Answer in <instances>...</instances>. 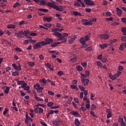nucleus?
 <instances>
[{
  "label": "nucleus",
  "mask_w": 126,
  "mask_h": 126,
  "mask_svg": "<svg viewBox=\"0 0 126 126\" xmlns=\"http://www.w3.org/2000/svg\"><path fill=\"white\" fill-rule=\"evenodd\" d=\"M53 35L58 37L59 39H58V41H62V43H65L67 42V37L68 36V34L66 33H63L62 34L59 32H56L53 33Z\"/></svg>",
  "instance_id": "nucleus-1"
},
{
  "label": "nucleus",
  "mask_w": 126,
  "mask_h": 126,
  "mask_svg": "<svg viewBox=\"0 0 126 126\" xmlns=\"http://www.w3.org/2000/svg\"><path fill=\"white\" fill-rule=\"evenodd\" d=\"M81 75V81L82 83L84 84V86H87L89 85V83H90V80L88 79H85L88 76L84 74L80 73Z\"/></svg>",
  "instance_id": "nucleus-2"
},
{
  "label": "nucleus",
  "mask_w": 126,
  "mask_h": 126,
  "mask_svg": "<svg viewBox=\"0 0 126 126\" xmlns=\"http://www.w3.org/2000/svg\"><path fill=\"white\" fill-rule=\"evenodd\" d=\"M33 87L35 89V90H36V92H37L38 94H40L41 92H42V90L44 89V88L41 87L40 86V84H38L34 85Z\"/></svg>",
  "instance_id": "nucleus-3"
},
{
  "label": "nucleus",
  "mask_w": 126,
  "mask_h": 126,
  "mask_svg": "<svg viewBox=\"0 0 126 126\" xmlns=\"http://www.w3.org/2000/svg\"><path fill=\"white\" fill-rule=\"evenodd\" d=\"M82 24L85 26L92 25L93 22L87 19H83L82 20Z\"/></svg>",
  "instance_id": "nucleus-4"
},
{
  "label": "nucleus",
  "mask_w": 126,
  "mask_h": 126,
  "mask_svg": "<svg viewBox=\"0 0 126 126\" xmlns=\"http://www.w3.org/2000/svg\"><path fill=\"white\" fill-rule=\"evenodd\" d=\"M22 35L24 36L27 35V34H24V32L23 31H20L18 32L15 33V36L16 38H22L23 37Z\"/></svg>",
  "instance_id": "nucleus-5"
},
{
  "label": "nucleus",
  "mask_w": 126,
  "mask_h": 126,
  "mask_svg": "<svg viewBox=\"0 0 126 126\" xmlns=\"http://www.w3.org/2000/svg\"><path fill=\"white\" fill-rule=\"evenodd\" d=\"M12 65L13 68L17 71H20L21 70V64L20 63H19L18 65H16V63H12Z\"/></svg>",
  "instance_id": "nucleus-6"
},
{
  "label": "nucleus",
  "mask_w": 126,
  "mask_h": 126,
  "mask_svg": "<svg viewBox=\"0 0 126 126\" xmlns=\"http://www.w3.org/2000/svg\"><path fill=\"white\" fill-rule=\"evenodd\" d=\"M99 38L103 40H107L110 38V36L107 34H103L99 35Z\"/></svg>",
  "instance_id": "nucleus-7"
},
{
  "label": "nucleus",
  "mask_w": 126,
  "mask_h": 126,
  "mask_svg": "<svg viewBox=\"0 0 126 126\" xmlns=\"http://www.w3.org/2000/svg\"><path fill=\"white\" fill-rule=\"evenodd\" d=\"M84 2L88 5H94V2L91 0H84Z\"/></svg>",
  "instance_id": "nucleus-8"
},
{
  "label": "nucleus",
  "mask_w": 126,
  "mask_h": 126,
  "mask_svg": "<svg viewBox=\"0 0 126 126\" xmlns=\"http://www.w3.org/2000/svg\"><path fill=\"white\" fill-rule=\"evenodd\" d=\"M44 42L47 43L52 44L53 42V39L46 37V39H45Z\"/></svg>",
  "instance_id": "nucleus-9"
},
{
  "label": "nucleus",
  "mask_w": 126,
  "mask_h": 126,
  "mask_svg": "<svg viewBox=\"0 0 126 126\" xmlns=\"http://www.w3.org/2000/svg\"><path fill=\"white\" fill-rule=\"evenodd\" d=\"M76 38H77V35H74L72 36L71 38V39H70L68 41L69 44H72L74 41V40H75Z\"/></svg>",
  "instance_id": "nucleus-10"
},
{
  "label": "nucleus",
  "mask_w": 126,
  "mask_h": 126,
  "mask_svg": "<svg viewBox=\"0 0 126 126\" xmlns=\"http://www.w3.org/2000/svg\"><path fill=\"white\" fill-rule=\"evenodd\" d=\"M36 44H38L42 46H45V45H47V44H50L51 43H47L45 41H41V42H36Z\"/></svg>",
  "instance_id": "nucleus-11"
},
{
  "label": "nucleus",
  "mask_w": 126,
  "mask_h": 126,
  "mask_svg": "<svg viewBox=\"0 0 126 126\" xmlns=\"http://www.w3.org/2000/svg\"><path fill=\"white\" fill-rule=\"evenodd\" d=\"M53 20V17H45L43 18L44 21H46L48 23L50 22Z\"/></svg>",
  "instance_id": "nucleus-12"
},
{
  "label": "nucleus",
  "mask_w": 126,
  "mask_h": 126,
  "mask_svg": "<svg viewBox=\"0 0 126 126\" xmlns=\"http://www.w3.org/2000/svg\"><path fill=\"white\" fill-rule=\"evenodd\" d=\"M118 16L120 17L121 14H122V10L120 9L119 7L116 8Z\"/></svg>",
  "instance_id": "nucleus-13"
},
{
  "label": "nucleus",
  "mask_w": 126,
  "mask_h": 126,
  "mask_svg": "<svg viewBox=\"0 0 126 126\" xmlns=\"http://www.w3.org/2000/svg\"><path fill=\"white\" fill-rule=\"evenodd\" d=\"M41 45L38 44V43H35V45L33 46V49H37L38 48H41Z\"/></svg>",
  "instance_id": "nucleus-14"
},
{
  "label": "nucleus",
  "mask_w": 126,
  "mask_h": 126,
  "mask_svg": "<svg viewBox=\"0 0 126 126\" xmlns=\"http://www.w3.org/2000/svg\"><path fill=\"white\" fill-rule=\"evenodd\" d=\"M15 28H16V26H15L14 25L9 24L7 25V29H14Z\"/></svg>",
  "instance_id": "nucleus-15"
},
{
  "label": "nucleus",
  "mask_w": 126,
  "mask_h": 126,
  "mask_svg": "<svg viewBox=\"0 0 126 126\" xmlns=\"http://www.w3.org/2000/svg\"><path fill=\"white\" fill-rule=\"evenodd\" d=\"M61 43V42H54V43H52V44H51V46H52V47H57L58 45H59Z\"/></svg>",
  "instance_id": "nucleus-16"
},
{
  "label": "nucleus",
  "mask_w": 126,
  "mask_h": 126,
  "mask_svg": "<svg viewBox=\"0 0 126 126\" xmlns=\"http://www.w3.org/2000/svg\"><path fill=\"white\" fill-rule=\"evenodd\" d=\"M4 88H6V89L4 90V94H8L9 93V91H10V87L4 86Z\"/></svg>",
  "instance_id": "nucleus-17"
},
{
  "label": "nucleus",
  "mask_w": 126,
  "mask_h": 126,
  "mask_svg": "<svg viewBox=\"0 0 126 126\" xmlns=\"http://www.w3.org/2000/svg\"><path fill=\"white\" fill-rule=\"evenodd\" d=\"M63 31V29H55L53 30L52 31V32H58V31L59 32H62Z\"/></svg>",
  "instance_id": "nucleus-18"
},
{
  "label": "nucleus",
  "mask_w": 126,
  "mask_h": 126,
  "mask_svg": "<svg viewBox=\"0 0 126 126\" xmlns=\"http://www.w3.org/2000/svg\"><path fill=\"white\" fill-rule=\"evenodd\" d=\"M74 125L76 126H79V121L77 118L75 119Z\"/></svg>",
  "instance_id": "nucleus-19"
},
{
  "label": "nucleus",
  "mask_w": 126,
  "mask_h": 126,
  "mask_svg": "<svg viewBox=\"0 0 126 126\" xmlns=\"http://www.w3.org/2000/svg\"><path fill=\"white\" fill-rule=\"evenodd\" d=\"M93 50V47L92 46H89V47H87L86 48H85V49L84 50V51H86V52H90L91 51Z\"/></svg>",
  "instance_id": "nucleus-20"
},
{
  "label": "nucleus",
  "mask_w": 126,
  "mask_h": 126,
  "mask_svg": "<svg viewBox=\"0 0 126 126\" xmlns=\"http://www.w3.org/2000/svg\"><path fill=\"white\" fill-rule=\"evenodd\" d=\"M90 35H91V33H89L88 35H85L84 38V40H86V41H89L90 39Z\"/></svg>",
  "instance_id": "nucleus-21"
},
{
  "label": "nucleus",
  "mask_w": 126,
  "mask_h": 126,
  "mask_svg": "<svg viewBox=\"0 0 126 126\" xmlns=\"http://www.w3.org/2000/svg\"><path fill=\"white\" fill-rule=\"evenodd\" d=\"M88 40H86V39H84V38L81 37L80 39H79V41L81 43H85Z\"/></svg>",
  "instance_id": "nucleus-22"
},
{
  "label": "nucleus",
  "mask_w": 126,
  "mask_h": 126,
  "mask_svg": "<svg viewBox=\"0 0 126 126\" xmlns=\"http://www.w3.org/2000/svg\"><path fill=\"white\" fill-rule=\"evenodd\" d=\"M21 6V3H20L18 2H16L15 3V4H14V5H13V7H14V8H16V7H17L18 6Z\"/></svg>",
  "instance_id": "nucleus-23"
},
{
  "label": "nucleus",
  "mask_w": 126,
  "mask_h": 126,
  "mask_svg": "<svg viewBox=\"0 0 126 126\" xmlns=\"http://www.w3.org/2000/svg\"><path fill=\"white\" fill-rule=\"evenodd\" d=\"M108 45L107 44H99V47H100L101 49H104V48H106L107 47H108Z\"/></svg>",
  "instance_id": "nucleus-24"
},
{
  "label": "nucleus",
  "mask_w": 126,
  "mask_h": 126,
  "mask_svg": "<svg viewBox=\"0 0 126 126\" xmlns=\"http://www.w3.org/2000/svg\"><path fill=\"white\" fill-rule=\"evenodd\" d=\"M121 31L123 32V35L126 36V28H122V29H121Z\"/></svg>",
  "instance_id": "nucleus-25"
},
{
  "label": "nucleus",
  "mask_w": 126,
  "mask_h": 126,
  "mask_svg": "<svg viewBox=\"0 0 126 126\" xmlns=\"http://www.w3.org/2000/svg\"><path fill=\"white\" fill-rule=\"evenodd\" d=\"M38 11L46 13V12H48V9H46V8H40V9H38Z\"/></svg>",
  "instance_id": "nucleus-26"
},
{
  "label": "nucleus",
  "mask_w": 126,
  "mask_h": 126,
  "mask_svg": "<svg viewBox=\"0 0 126 126\" xmlns=\"http://www.w3.org/2000/svg\"><path fill=\"white\" fill-rule=\"evenodd\" d=\"M109 78H110V79H111L112 80H115L118 78L112 76V74L111 73H110V74H109Z\"/></svg>",
  "instance_id": "nucleus-27"
},
{
  "label": "nucleus",
  "mask_w": 126,
  "mask_h": 126,
  "mask_svg": "<svg viewBox=\"0 0 126 126\" xmlns=\"http://www.w3.org/2000/svg\"><path fill=\"white\" fill-rule=\"evenodd\" d=\"M70 114H72V115H73V116H78V113L77 111H72V112H70Z\"/></svg>",
  "instance_id": "nucleus-28"
},
{
  "label": "nucleus",
  "mask_w": 126,
  "mask_h": 126,
  "mask_svg": "<svg viewBox=\"0 0 126 126\" xmlns=\"http://www.w3.org/2000/svg\"><path fill=\"white\" fill-rule=\"evenodd\" d=\"M27 84L26 82H25L24 81H17V84L18 85H21L22 84Z\"/></svg>",
  "instance_id": "nucleus-29"
},
{
  "label": "nucleus",
  "mask_w": 126,
  "mask_h": 126,
  "mask_svg": "<svg viewBox=\"0 0 126 126\" xmlns=\"http://www.w3.org/2000/svg\"><path fill=\"white\" fill-rule=\"evenodd\" d=\"M71 89H75L76 90H78V88H77L75 85H71L70 86Z\"/></svg>",
  "instance_id": "nucleus-30"
},
{
  "label": "nucleus",
  "mask_w": 126,
  "mask_h": 126,
  "mask_svg": "<svg viewBox=\"0 0 126 126\" xmlns=\"http://www.w3.org/2000/svg\"><path fill=\"white\" fill-rule=\"evenodd\" d=\"M35 100H36V101H43V99H42L41 98L39 97L38 96H35Z\"/></svg>",
  "instance_id": "nucleus-31"
},
{
  "label": "nucleus",
  "mask_w": 126,
  "mask_h": 126,
  "mask_svg": "<svg viewBox=\"0 0 126 126\" xmlns=\"http://www.w3.org/2000/svg\"><path fill=\"white\" fill-rule=\"evenodd\" d=\"M97 67H102L103 66V64H102V63L99 61H97L96 62Z\"/></svg>",
  "instance_id": "nucleus-32"
},
{
  "label": "nucleus",
  "mask_w": 126,
  "mask_h": 126,
  "mask_svg": "<svg viewBox=\"0 0 126 126\" xmlns=\"http://www.w3.org/2000/svg\"><path fill=\"white\" fill-rule=\"evenodd\" d=\"M28 64L31 67H33V66L35 65V63L32 62H28Z\"/></svg>",
  "instance_id": "nucleus-33"
},
{
  "label": "nucleus",
  "mask_w": 126,
  "mask_h": 126,
  "mask_svg": "<svg viewBox=\"0 0 126 126\" xmlns=\"http://www.w3.org/2000/svg\"><path fill=\"white\" fill-rule=\"evenodd\" d=\"M54 103L53 102H49L48 103H47V105L49 107H51L52 106H53L54 105Z\"/></svg>",
  "instance_id": "nucleus-34"
},
{
  "label": "nucleus",
  "mask_w": 126,
  "mask_h": 126,
  "mask_svg": "<svg viewBox=\"0 0 126 126\" xmlns=\"http://www.w3.org/2000/svg\"><path fill=\"white\" fill-rule=\"evenodd\" d=\"M43 26L46 28H49L52 27V24H44Z\"/></svg>",
  "instance_id": "nucleus-35"
},
{
  "label": "nucleus",
  "mask_w": 126,
  "mask_h": 126,
  "mask_svg": "<svg viewBox=\"0 0 126 126\" xmlns=\"http://www.w3.org/2000/svg\"><path fill=\"white\" fill-rule=\"evenodd\" d=\"M41 5H46L47 4L46 0H41V1L39 2Z\"/></svg>",
  "instance_id": "nucleus-36"
},
{
  "label": "nucleus",
  "mask_w": 126,
  "mask_h": 126,
  "mask_svg": "<svg viewBox=\"0 0 126 126\" xmlns=\"http://www.w3.org/2000/svg\"><path fill=\"white\" fill-rule=\"evenodd\" d=\"M82 44V46L81 47V48H87L88 47V44L87 43H81Z\"/></svg>",
  "instance_id": "nucleus-37"
},
{
  "label": "nucleus",
  "mask_w": 126,
  "mask_h": 126,
  "mask_svg": "<svg viewBox=\"0 0 126 126\" xmlns=\"http://www.w3.org/2000/svg\"><path fill=\"white\" fill-rule=\"evenodd\" d=\"M104 44H106L107 45H108L109 46H111L113 45V40H109L108 43Z\"/></svg>",
  "instance_id": "nucleus-38"
},
{
  "label": "nucleus",
  "mask_w": 126,
  "mask_h": 126,
  "mask_svg": "<svg viewBox=\"0 0 126 126\" xmlns=\"http://www.w3.org/2000/svg\"><path fill=\"white\" fill-rule=\"evenodd\" d=\"M21 88L23 89L24 91H28L30 89V87L27 86V87H21Z\"/></svg>",
  "instance_id": "nucleus-39"
},
{
  "label": "nucleus",
  "mask_w": 126,
  "mask_h": 126,
  "mask_svg": "<svg viewBox=\"0 0 126 126\" xmlns=\"http://www.w3.org/2000/svg\"><path fill=\"white\" fill-rule=\"evenodd\" d=\"M39 106L41 107H43V108L45 107V106L42 104H38L34 106V107H37V108H38Z\"/></svg>",
  "instance_id": "nucleus-40"
},
{
  "label": "nucleus",
  "mask_w": 126,
  "mask_h": 126,
  "mask_svg": "<svg viewBox=\"0 0 126 126\" xmlns=\"http://www.w3.org/2000/svg\"><path fill=\"white\" fill-rule=\"evenodd\" d=\"M9 111V109L5 108H4V112H3V115H5L6 113Z\"/></svg>",
  "instance_id": "nucleus-41"
},
{
  "label": "nucleus",
  "mask_w": 126,
  "mask_h": 126,
  "mask_svg": "<svg viewBox=\"0 0 126 126\" xmlns=\"http://www.w3.org/2000/svg\"><path fill=\"white\" fill-rule=\"evenodd\" d=\"M81 65L83 66V67H85L87 66V63L86 62H84L81 63Z\"/></svg>",
  "instance_id": "nucleus-42"
},
{
  "label": "nucleus",
  "mask_w": 126,
  "mask_h": 126,
  "mask_svg": "<svg viewBox=\"0 0 126 126\" xmlns=\"http://www.w3.org/2000/svg\"><path fill=\"white\" fill-rule=\"evenodd\" d=\"M32 119L30 116H28V113L27 112L26 113V119L25 120H30Z\"/></svg>",
  "instance_id": "nucleus-43"
},
{
  "label": "nucleus",
  "mask_w": 126,
  "mask_h": 126,
  "mask_svg": "<svg viewBox=\"0 0 126 126\" xmlns=\"http://www.w3.org/2000/svg\"><path fill=\"white\" fill-rule=\"evenodd\" d=\"M118 122L120 123H125V122H124V119L122 118H119Z\"/></svg>",
  "instance_id": "nucleus-44"
},
{
  "label": "nucleus",
  "mask_w": 126,
  "mask_h": 126,
  "mask_svg": "<svg viewBox=\"0 0 126 126\" xmlns=\"http://www.w3.org/2000/svg\"><path fill=\"white\" fill-rule=\"evenodd\" d=\"M47 94H49L50 95H54V93H53V91H48V92H47Z\"/></svg>",
  "instance_id": "nucleus-45"
},
{
  "label": "nucleus",
  "mask_w": 126,
  "mask_h": 126,
  "mask_svg": "<svg viewBox=\"0 0 126 126\" xmlns=\"http://www.w3.org/2000/svg\"><path fill=\"white\" fill-rule=\"evenodd\" d=\"M15 51H17L18 52H22V50L21 48L17 47L16 48L14 49Z\"/></svg>",
  "instance_id": "nucleus-46"
},
{
  "label": "nucleus",
  "mask_w": 126,
  "mask_h": 126,
  "mask_svg": "<svg viewBox=\"0 0 126 126\" xmlns=\"http://www.w3.org/2000/svg\"><path fill=\"white\" fill-rule=\"evenodd\" d=\"M56 5V4L52 3V2H48L47 3V6H48L49 7H50V6H55Z\"/></svg>",
  "instance_id": "nucleus-47"
},
{
  "label": "nucleus",
  "mask_w": 126,
  "mask_h": 126,
  "mask_svg": "<svg viewBox=\"0 0 126 126\" xmlns=\"http://www.w3.org/2000/svg\"><path fill=\"white\" fill-rule=\"evenodd\" d=\"M72 97H69L68 100L66 101V103L67 104H69L71 102H72Z\"/></svg>",
  "instance_id": "nucleus-48"
},
{
  "label": "nucleus",
  "mask_w": 126,
  "mask_h": 126,
  "mask_svg": "<svg viewBox=\"0 0 126 126\" xmlns=\"http://www.w3.org/2000/svg\"><path fill=\"white\" fill-rule=\"evenodd\" d=\"M91 110H94V109L96 108V106L94 105V104H93L92 105H91V107L90 108Z\"/></svg>",
  "instance_id": "nucleus-49"
},
{
  "label": "nucleus",
  "mask_w": 126,
  "mask_h": 126,
  "mask_svg": "<svg viewBox=\"0 0 126 126\" xmlns=\"http://www.w3.org/2000/svg\"><path fill=\"white\" fill-rule=\"evenodd\" d=\"M38 113H43V109L41 107H38Z\"/></svg>",
  "instance_id": "nucleus-50"
},
{
  "label": "nucleus",
  "mask_w": 126,
  "mask_h": 126,
  "mask_svg": "<svg viewBox=\"0 0 126 126\" xmlns=\"http://www.w3.org/2000/svg\"><path fill=\"white\" fill-rule=\"evenodd\" d=\"M85 107H86V109L89 110L90 109V103H87L85 104Z\"/></svg>",
  "instance_id": "nucleus-51"
},
{
  "label": "nucleus",
  "mask_w": 126,
  "mask_h": 126,
  "mask_svg": "<svg viewBox=\"0 0 126 126\" xmlns=\"http://www.w3.org/2000/svg\"><path fill=\"white\" fill-rule=\"evenodd\" d=\"M72 14L75 16H79V13L76 11H73Z\"/></svg>",
  "instance_id": "nucleus-52"
},
{
  "label": "nucleus",
  "mask_w": 126,
  "mask_h": 126,
  "mask_svg": "<svg viewBox=\"0 0 126 126\" xmlns=\"http://www.w3.org/2000/svg\"><path fill=\"white\" fill-rule=\"evenodd\" d=\"M85 11L87 13H90V12H91L92 9L90 8H85Z\"/></svg>",
  "instance_id": "nucleus-53"
},
{
  "label": "nucleus",
  "mask_w": 126,
  "mask_h": 126,
  "mask_svg": "<svg viewBox=\"0 0 126 126\" xmlns=\"http://www.w3.org/2000/svg\"><path fill=\"white\" fill-rule=\"evenodd\" d=\"M52 122H54L55 123L60 124V119H59V118H56L55 120H54V121H52Z\"/></svg>",
  "instance_id": "nucleus-54"
},
{
  "label": "nucleus",
  "mask_w": 126,
  "mask_h": 126,
  "mask_svg": "<svg viewBox=\"0 0 126 126\" xmlns=\"http://www.w3.org/2000/svg\"><path fill=\"white\" fill-rule=\"evenodd\" d=\"M76 61V57H73L70 60V61L72 63H74Z\"/></svg>",
  "instance_id": "nucleus-55"
},
{
  "label": "nucleus",
  "mask_w": 126,
  "mask_h": 126,
  "mask_svg": "<svg viewBox=\"0 0 126 126\" xmlns=\"http://www.w3.org/2000/svg\"><path fill=\"white\" fill-rule=\"evenodd\" d=\"M19 75L18 72L15 71V72H12V75H13V76H17V75Z\"/></svg>",
  "instance_id": "nucleus-56"
},
{
  "label": "nucleus",
  "mask_w": 126,
  "mask_h": 126,
  "mask_svg": "<svg viewBox=\"0 0 126 126\" xmlns=\"http://www.w3.org/2000/svg\"><path fill=\"white\" fill-rule=\"evenodd\" d=\"M36 35H37V34L35 32H32V33H30V36H35Z\"/></svg>",
  "instance_id": "nucleus-57"
},
{
  "label": "nucleus",
  "mask_w": 126,
  "mask_h": 126,
  "mask_svg": "<svg viewBox=\"0 0 126 126\" xmlns=\"http://www.w3.org/2000/svg\"><path fill=\"white\" fill-rule=\"evenodd\" d=\"M41 83H43V84H47V81L45 79H42V80H41Z\"/></svg>",
  "instance_id": "nucleus-58"
},
{
  "label": "nucleus",
  "mask_w": 126,
  "mask_h": 126,
  "mask_svg": "<svg viewBox=\"0 0 126 126\" xmlns=\"http://www.w3.org/2000/svg\"><path fill=\"white\" fill-rule=\"evenodd\" d=\"M90 75V71L86 70L85 71V75H86L88 77H89Z\"/></svg>",
  "instance_id": "nucleus-59"
},
{
  "label": "nucleus",
  "mask_w": 126,
  "mask_h": 126,
  "mask_svg": "<svg viewBox=\"0 0 126 126\" xmlns=\"http://www.w3.org/2000/svg\"><path fill=\"white\" fill-rule=\"evenodd\" d=\"M101 60V62H102V63H105V62H106V61H107V59H106V58H103V59H100Z\"/></svg>",
  "instance_id": "nucleus-60"
},
{
  "label": "nucleus",
  "mask_w": 126,
  "mask_h": 126,
  "mask_svg": "<svg viewBox=\"0 0 126 126\" xmlns=\"http://www.w3.org/2000/svg\"><path fill=\"white\" fill-rule=\"evenodd\" d=\"M118 69L119 71H123L124 70V67L123 66L120 65L119 66Z\"/></svg>",
  "instance_id": "nucleus-61"
},
{
  "label": "nucleus",
  "mask_w": 126,
  "mask_h": 126,
  "mask_svg": "<svg viewBox=\"0 0 126 126\" xmlns=\"http://www.w3.org/2000/svg\"><path fill=\"white\" fill-rule=\"evenodd\" d=\"M3 42L5 43V44H8L9 45H10V43L8 41V40H5V39H3Z\"/></svg>",
  "instance_id": "nucleus-62"
},
{
  "label": "nucleus",
  "mask_w": 126,
  "mask_h": 126,
  "mask_svg": "<svg viewBox=\"0 0 126 126\" xmlns=\"http://www.w3.org/2000/svg\"><path fill=\"white\" fill-rule=\"evenodd\" d=\"M121 40L126 42V36H121Z\"/></svg>",
  "instance_id": "nucleus-63"
},
{
  "label": "nucleus",
  "mask_w": 126,
  "mask_h": 126,
  "mask_svg": "<svg viewBox=\"0 0 126 126\" xmlns=\"http://www.w3.org/2000/svg\"><path fill=\"white\" fill-rule=\"evenodd\" d=\"M121 21L125 24H126V18H121Z\"/></svg>",
  "instance_id": "nucleus-64"
}]
</instances>
